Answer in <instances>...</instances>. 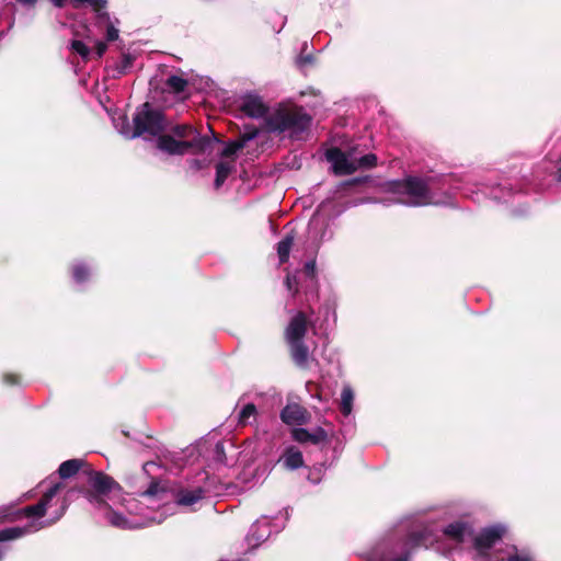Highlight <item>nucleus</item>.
I'll use <instances>...</instances> for the list:
<instances>
[{"mask_svg":"<svg viewBox=\"0 0 561 561\" xmlns=\"http://www.w3.org/2000/svg\"><path fill=\"white\" fill-rule=\"evenodd\" d=\"M83 465L81 459H69L64 461L58 469L61 479H68L75 476Z\"/></svg>","mask_w":561,"mask_h":561,"instance_id":"nucleus-26","label":"nucleus"},{"mask_svg":"<svg viewBox=\"0 0 561 561\" xmlns=\"http://www.w3.org/2000/svg\"><path fill=\"white\" fill-rule=\"evenodd\" d=\"M92 271L85 263L76 262L72 264V278L77 284H84L90 279Z\"/></svg>","mask_w":561,"mask_h":561,"instance_id":"nucleus-27","label":"nucleus"},{"mask_svg":"<svg viewBox=\"0 0 561 561\" xmlns=\"http://www.w3.org/2000/svg\"><path fill=\"white\" fill-rule=\"evenodd\" d=\"M203 476L206 479L203 485L192 490H180L174 502H170L169 492L159 482L153 481L139 494V499L128 496L118 501L131 517H126L123 513L113 510L111 503L110 506L104 507L106 508L105 518L111 525L122 529H137L160 524L175 512L176 506H191L206 494L220 493L219 488L205 472Z\"/></svg>","mask_w":561,"mask_h":561,"instance_id":"nucleus-1","label":"nucleus"},{"mask_svg":"<svg viewBox=\"0 0 561 561\" xmlns=\"http://www.w3.org/2000/svg\"><path fill=\"white\" fill-rule=\"evenodd\" d=\"M313 61V58L311 55H306V56H299L297 58V64L302 67V66H306L308 64H311Z\"/></svg>","mask_w":561,"mask_h":561,"instance_id":"nucleus-38","label":"nucleus"},{"mask_svg":"<svg viewBox=\"0 0 561 561\" xmlns=\"http://www.w3.org/2000/svg\"><path fill=\"white\" fill-rule=\"evenodd\" d=\"M271 520L267 517L257 519L247 536L248 545L252 548L260 546L271 536Z\"/></svg>","mask_w":561,"mask_h":561,"instance_id":"nucleus-16","label":"nucleus"},{"mask_svg":"<svg viewBox=\"0 0 561 561\" xmlns=\"http://www.w3.org/2000/svg\"><path fill=\"white\" fill-rule=\"evenodd\" d=\"M62 488V482L54 483L43 493L36 504L21 510H14L12 505L0 507V520L13 522L23 517L28 519L23 526L1 529L0 541L15 540L56 524L69 506L67 497L60 494Z\"/></svg>","mask_w":561,"mask_h":561,"instance_id":"nucleus-2","label":"nucleus"},{"mask_svg":"<svg viewBox=\"0 0 561 561\" xmlns=\"http://www.w3.org/2000/svg\"><path fill=\"white\" fill-rule=\"evenodd\" d=\"M386 192L391 196L383 204H402L410 207L439 205L445 198L436 192L433 179L409 176L403 180L391 181L386 184Z\"/></svg>","mask_w":561,"mask_h":561,"instance_id":"nucleus-3","label":"nucleus"},{"mask_svg":"<svg viewBox=\"0 0 561 561\" xmlns=\"http://www.w3.org/2000/svg\"><path fill=\"white\" fill-rule=\"evenodd\" d=\"M106 48H107V46H106V44L104 42L98 41L95 43V55H96V58H101L104 55V53L106 51Z\"/></svg>","mask_w":561,"mask_h":561,"instance_id":"nucleus-37","label":"nucleus"},{"mask_svg":"<svg viewBox=\"0 0 561 561\" xmlns=\"http://www.w3.org/2000/svg\"><path fill=\"white\" fill-rule=\"evenodd\" d=\"M77 5L87 4L91 7L96 14V23L99 26H105V38L107 42H113L118 38L119 31L111 20L106 11V0H72Z\"/></svg>","mask_w":561,"mask_h":561,"instance_id":"nucleus-13","label":"nucleus"},{"mask_svg":"<svg viewBox=\"0 0 561 561\" xmlns=\"http://www.w3.org/2000/svg\"><path fill=\"white\" fill-rule=\"evenodd\" d=\"M192 163H193L196 168H198V169L201 168L199 162H198L197 160H193V161H192Z\"/></svg>","mask_w":561,"mask_h":561,"instance_id":"nucleus-43","label":"nucleus"},{"mask_svg":"<svg viewBox=\"0 0 561 561\" xmlns=\"http://www.w3.org/2000/svg\"><path fill=\"white\" fill-rule=\"evenodd\" d=\"M293 243H294L293 234H287L277 243L276 250H277V255H278L280 264L287 262Z\"/></svg>","mask_w":561,"mask_h":561,"instance_id":"nucleus-29","label":"nucleus"},{"mask_svg":"<svg viewBox=\"0 0 561 561\" xmlns=\"http://www.w3.org/2000/svg\"><path fill=\"white\" fill-rule=\"evenodd\" d=\"M308 236L316 247H319L324 240L332 237V232L329 229V218L322 215L319 209L309 221Z\"/></svg>","mask_w":561,"mask_h":561,"instance_id":"nucleus-14","label":"nucleus"},{"mask_svg":"<svg viewBox=\"0 0 561 561\" xmlns=\"http://www.w3.org/2000/svg\"><path fill=\"white\" fill-rule=\"evenodd\" d=\"M425 545L423 530L392 534L380 540L369 552V561H409L412 550Z\"/></svg>","mask_w":561,"mask_h":561,"instance_id":"nucleus-4","label":"nucleus"},{"mask_svg":"<svg viewBox=\"0 0 561 561\" xmlns=\"http://www.w3.org/2000/svg\"><path fill=\"white\" fill-rule=\"evenodd\" d=\"M113 124L116 128V130L123 135L125 138L134 139L137 138L138 135H136V126L133 123V126H130L129 121L126 115H119L117 117H113Z\"/></svg>","mask_w":561,"mask_h":561,"instance_id":"nucleus-25","label":"nucleus"},{"mask_svg":"<svg viewBox=\"0 0 561 561\" xmlns=\"http://www.w3.org/2000/svg\"><path fill=\"white\" fill-rule=\"evenodd\" d=\"M165 85L170 92L181 93L186 89L187 80L183 77L172 75L167 79Z\"/></svg>","mask_w":561,"mask_h":561,"instance_id":"nucleus-31","label":"nucleus"},{"mask_svg":"<svg viewBox=\"0 0 561 561\" xmlns=\"http://www.w3.org/2000/svg\"><path fill=\"white\" fill-rule=\"evenodd\" d=\"M240 110L251 118H262L266 116L268 108L261 96L248 93L241 99Z\"/></svg>","mask_w":561,"mask_h":561,"instance_id":"nucleus-15","label":"nucleus"},{"mask_svg":"<svg viewBox=\"0 0 561 561\" xmlns=\"http://www.w3.org/2000/svg\"><path fill=\"white\" fill-rule=\"evenodd\" d=\"M257 409L253 403L244 404L238 413V422L240 425H255L256 431L259 430L257 425Z\"/></svg>","mask_w":561,"mask_h":561,"instance_id":"nucleus-24","label":"nucleus"},{"mask_svg":"<svg viewBox=\"0 0 561 561\" xmlns=\"http://www.w3.org/2000/svg\"><path fill=\"white\" fill-rule=\"evenodd\" d=\"M486 190H490V195H492L495 199H501L505 197L504 191H507V194H511L513 192L512 183L505 182H499V183H492V184H482Z\"/></svg>","mask_w":561,"mask_h":561,"instance_id":"nucleus-28","label":"nucleus"},{"mask_svg":"<svg viewBox=\"0 0 561 561\" xmlns=\"http://www.w3.org/2000/svg\"><path fill=\"white\" fill-rule=\"evenodd\" d=\"M157 137V148L169 154H184L190 149L195 153H210L219 144L216 137L208 138L202 135H196L190 140H178L170 135H163V133Z\"/></svg>","mask_w":561,"mask_h":561,"instance_id":"nucleus-8","label":"nucleus"},{"mask_svg":"<svg viewBox=\"0 0 561 561\" xmlns=\"http://www.w3.org/2000/svg\"><path fill=\"white\" fill-rule=\"evenodd\" d=\"M133 123L136 126V135L145 139L157 137L168 128L163 113L148 102L137 108Z\"/></svg>","mask_w":561,"mask_h":561,"instance_id":"nucleus-9","label":"nucleus"},{"mask_svg":"<svg viewBox=\"0 0 561 561\" xmlns=\"http://www.w3.org/2000/svg\"><path fill=\"white\" fill-rule=\"evenodd\" d=\"M535 557L530 549L507 546L503 549L495 560L488 561H534Z\"/></svg>","mask_w":561,"mask_h":561,"instance_id":"nucleus-20","label":"nucleus"},{"mask_svg":"<svg viewBox=\"0 0 561 561\" xmlns=\"http://www.w3.org/2000/svg\"><path fill=\"white\" fill-rule=\"evenodd\" d=\"M280 420L287 425H301L307 423L308 413L301 405L297 403H288L280 411Z\"/></svg>","mask_w":561,"mask_h":561,"instance_id":"nucleus-18","label":"nucleus"},{"mask_svg":"<svg viewBox=\"0 0 561 561\" xmlns=\"http://www.w3.org/2000/svg\"><path fill=\"white\" fill-rule=\"evenodd\" d=\"M285 285L287 289L293 293V295L299 290V286H301L307 293H316V263L313 261L307 262L302 271L293 275L287 274Z\"/></svg>","mask_w":561,"mask_h":561,"instance_id":"nucleus-11","label":"nucleus"},{"mask_svg":"<svg viewBox=\"0 0 561 561\" xmlns=\"http://www.w3.org/2000/svg\"><path fill=\"white\" fill-rule=\"evenodd\" d=\"M256 136H257V130L254 129L251 133L244 134L242 136V140L241 141H236V142L227 144L222 148V150L220 151V156L224 158L222 160H233V161H236L234 156H236V153L240 149H242L244 147L245 141L252 140Z\"/></svg>","mask_w":561,"mask_h":561,"instance_id":"nucleus-22","label":"nucleus"},{"mask_svg":"<svg viewBox=\"0 0 561 561\" xmlns=\"http://www.w3.org/2000/svg\"><path fill=\"white\" fill-rule=\"evenodd\" d=\"M214 460L220 465H226V454H225V447L221 442L216 443L214 448Z\"/></svg>","mask_w":561,"mask_h":561,"instance_id":"nucleus-36","label":"nucleus"},{"mask_svg":"<svg viewBox=\"0 0 561 561\" xmlns=\"http://www.w3.org/2000/svg\"><path fill=\"white\" fill-rule=\"evenodd\" d=\"M53 4L57 8H62L65 5L66 0H50Z\"/></svg>","mask_w":561,"mask_h":561,"instance_id":"nucleus-41","label":"nucleus"},{"mask_svg":"<svg viewBox=\"0 0 561 561\" xmlns=\"http://www.w3.org/2000/svg\"><path fill=\"white\" fill-rule=\"evenodd\" d=\"M69 48L71 51L78 54L83 60H87L91 55L89 46L80 39H72Z\"/></svg>","mask_w":561,"mask_h":561,"instance_id":"nucleus-32","label":"nucleus"},{"mask_svg":"<svg viewBox=\"0 0 561 561\" xmlns=\"http://www.w3.org/2000/svg\"><path fill=\"white\" fill-rule=\"evenodd\" d=\"M279 461L288 470H296L304 466L302 453L296 446L285 448Z\"/></svg>","mask_w":561,"mask_h":561,"instance_id":"nucleus-21","label":"nucleus"},{"mask_svg":"<svg viewBox=\"0 0 561 561\" xmlns=\"http://www.w3.org/2000/svg\"><path fill=\"white\" fill-rule=\"evenodd\" d=\"M171 130L173 135L179 138V140H183L184 138H188L191 136L194 138L196 135H199L188 125H176Z\"/></svg>","mask_w":561,"mask_h":561,"instance_id":"nucleus-33","label":"nucleus"},{"mask_svg":"<svg viewBox=\"0 0 561 561\" xmlns=\"http://www.w3.org/2000/svg\"><path fill=\"white\" fill-rule=\"evenodd\" d=\"M3 380L7 385L12 386V385H16L19 382V377L13 374H7V375H4Z\"/></svg>","mask_w":561,"mask_h":561,"instance_id":"nucleus-39","label":"nucleus"},{"mask_svg":"<svg viewBox=\"0 0 561 561\" xmlns=\"http://www.w3.org/2000/svg\"><path fill=\"white\" fill-rule=\"evenodd\" d=\"M90 489L84 491L87 501L96 508L115 505L125 499L121 485L110 476L95 471L89 477Z\"/></svg>","mask_w":561,"mask_h":561,"instance_id":"nucleus-7","label":"nucleus"},{"mask_svg":"<svg viewBox=\"0 0 561 561\" xmlns=\"http://www.w3.org/2000/svg\"><path fill=\"white\" fill-rule=\"evenodd\" d=\"M507 531L504 524H494L484 527L477 535L472 536V546L477 553L479 561L495 560V557L490 554V551L497 542L502 540Z\"/></svg>","mask_w":561,"mask_h":561,"instance_id":"nucleus-10","label":"nucleus"},{"mask_svg":"<svg viewBox=\"0 0 561 561\" xmlns=\"http://www.w3.org/2000/svg\"><path fill=\"white\" fill-rule=\"evenodd\" d=\"M20 4L24 7H34L37 0H16Z\"/></svg>","mask_w":561,"mask_h":561,"instance_id":"nucleus-40","label":"nucleus"},{"mask_svg":"<svg viewBox=\"0 0 561 561\" xmlns=\"http://www.w3.org/2000/svg\"><path fill=\"white\" fill-rule=\"evenodd\" d=\"M444 534L454 541L461 543L473 536V528L467 522H454L444 528Z\"/></svg>","mask_w":561,"mask_h":561,"instance_id":"nucleus-19","label":"nucleus"},{"mask_svg":"<svg viewBox=\"0 0 561 561\" xmlns=\"http://www.w3.org/2000/svg\"><path fill=\"white\" fill-rule=\"evenodd\" d=\"M133 62H134V57L131 55H129V54L123 55L122 59L116 65V68H115L116 73L114 75V77H121V76L125 75L133 66Z\"/></svg>","mask_w":561,"mask_h":561,"instance_id":"nucleus-34","label":"nucleus"},{"mask_svg":"<svg viewBox=\"0 0 561 561\" xmlns=\"http://www.w3.org/2000/svg\"><path fill=\"white\" fill-rule=\"evenodd\" d=\"M325 157L331 162L336 175H347L357 171L355 149L343 151L340 148H331L327 151Z\"/></svg>","mask_w":561,"mask_h":561,"instance_id":"nucleus-12","label":"nucleus"},{"mask_svg":"<svg viewBox=\"0 0 561 561\" xmlns=\"http://www.w3.org/2000/svg\"><path fill=\"white\" fill-rule=\"evenodd\" d=\"M311 116L301 107L278 108L265 117V126L270 133L287 134L300 139L311 125Z\"/></svg>","mask_w":561,"mask_h":561,"instance_id":"nucleus-5","label":"nucleus"},{"mask_svg":"<svg viewBox=\"0 0 561 561\" xmlns=\"http://www.w3.org/2000/svg\"><path fill=\"white\" fill-rule=\"evenodd\" d=\"M236 170V161L233 160H220L216 164V178H215V188H219L227 178Z\"/></svg>","mask_w":561,"mask_h":561,"instance_id":"nucleus-23","label":"nucleus"},{"mask_svg":"<svg viewBox=\"0 0 561 561\" xmlns=\"http://www.w3.org/2000/svg\"><path fill=\"white\" fill-rule=\"evenodd\" d=\"M354 400V393L350 386H345L341 392V404L340 409L344 415H348L352 412Z\"/></svg>","mask_w":561,"mask_h":561,"instance_id":"nucleus-30","label":"nucleus"},{"mask_svg":"<svg viewBox=\"0 0 561 561\" xmlns=\"http://www.w3.org/2000/svg\"><path fill=\"white\" fill-rule=\"evenodd\" d=\"M291 437L294 440L300 444L310 443L313 445H319L328 439V433L320 426L313 428L312 431L304 427H295L291 430Z\"/></svg>","mask_w":561,"mask_h":561,"instance_id":"nucleus-17","label":"nucleus"},{"mask_svg":"<svg viewBox=\"0 0 561 561\" xmlns=\"http://www.w3.org/2000/svg\"><path fill=\"white\" fill-rule=\"evenodd\" d=\"M359 181H360L359 179H354V180H352V181H350V182H347V183H348V184H351V183H358Z\"/></svg>","mask_w":561,"mask_h":561,"instance_id":"nucleus-45","label":"nucleus"},{"mask_svg":"<svg viewBox=\"0 0 561 561\" xmlns=\"http://www.w3.org/2000/svg\"><path fill=\"white\" fill-rule=\"evenodd\" d=\"M377 163V157L376 154L374 153H367V154H364V156H360L358 157L356 154V169L359 170V169H370L373 167H375Z\"/></svg>","mask_w":561,"mask_h":561,"instance_id":"nucleus-35","label":"nucleus"},{"mask_svg":"<svg viewBox=\"0 0 561 561\" xmlns=\"http://www.w3.org/2000/svg\"><path fill=\"white\" fill-rule=\"evenodd\" d=\"M309 320L305 312H296L285 329V341L294 364L300 369H307L314 360L310 347L305 341Z\"/></svg>","mask_w":561,"mask_h":561,"instance_id":"nucleus-6","label":"nucleus"},{"mask_svg":"<svg viewBox=\"0 0 561 561\" xmlns=\"http://www.w3.org/2000/svg\"><path fill=\"white\" fill-rule=\"evenodd\" d=\"M557 179H558V181L561 182V167L558 169V178Z\"/></svg>","mask_w":561,"mask_h":561,"instance_id":"nucleus-44","label":"nucleus"},{"mask_svg":"<svg viewBox=\"0 0 561 561\" xmlns=\"http://www.w3.org/2000/svg\"><path fill=\"white\" fill-rule=\"evenodd\" d=\"M7 551V548L5 547H0V561L3 560V557H4V553Z\"/></svg>","mask_w":561,"mask_h":561,"instance_id":"nucleus-42","label":"nucleus"}]
</instances>
